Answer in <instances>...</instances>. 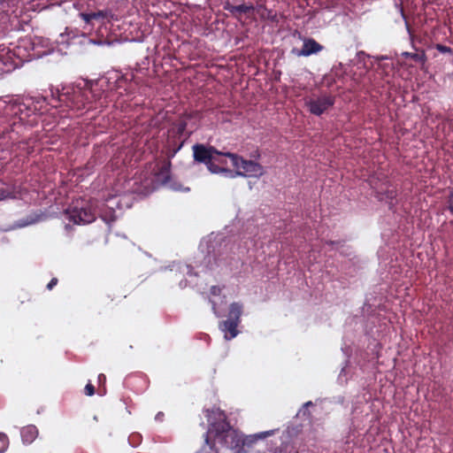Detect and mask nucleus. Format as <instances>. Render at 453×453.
<instances>
[{"label":"nucleus","mask_w":453,"mask_h":453,"mask_svg":"<svg viewBox=\"0 0 453 453\" xmlns=\"http://www.w3.org/2000/svg\"><path fill=\"white\" fill-rule=\"evenodd\" d=\"M54 108L61 107L65 104L66 107L81 111L83 109L90 110L93 108L91 102L88 101L86 89H73L71 92L66 91L59 93L57 96L51 92L50 98L48 96L29 97L25 99H12L4 102L0 107L3 111L6 126L3 128V133L16 132L21 125L30 127L35 126L40 116L47 111V105Z\"/></svg>","instance_id":"1"},{"label":"nucleus","mask_w":453,"mask_h":453,"mask_svg":"<svg viewBox=\"0 0 453 453\" xmlns=\"http://www.w3.org/2000/svg\"><path fill=\"white\" fill-rule=\"evenodd\" d=\"M218 441L221 446L240 450L245 444L243 435L234 429L223 411H219V420L211 422L204 434V442L211 451L219 453L215 447Z\"/></svg>","instance_id":"2"},{"label":"nucleus","mask_w":453,"mask_h":453,"mask_svg":"<svg viewBox=\"0 0 453 453\" xmlns=\"http://www.w3.org/2000/svg\"><path fill=\"white\" fill-rule=\"evenodd\" d=\"M192 152L194 162L204 165L211 173L234 177V172L226 166L227 154H233L232 152H224L203 143L194 144Z\"/></svg>","instance_id":"3"},{"label":"nucleus","mask_w":453,"mask_h":453,"mask_svg":"<svg viewBox=\"0 0 453 453\" xmlns=\"http://www.w3.org/2000/svg\"><path fill=\"white\" fill-rule=\"evenodd\" d=\"M70 221L77 225H85L96 220V209L89 200L76 199L65 210Z\"/></svg>","instance_id":"4"},{"label":"nucleus","mask_w":453,"mask_h":453,"mask_svg":"<svg viewBox=\"0 0 453 453\" xmlns=\"http://www.w3.org/2000/svg\"><path fill=\"white\" fill-rule=\"evenodd\" d=\"M232 165L236 169L234 177H259L263 174V166L252 160H247L237 154H227Z\"/></svg>","instance_id":"5"},{"label":"nucleus","mask_w":453,"mask_h":453,"mask_svg":"<svg viewBox=\"0 0 453 453\" xmlns=\"http://www.w3.org/2000/svg\"><path fill=\"white\" fill-rule=\"evenodd\" d=\"M334 103L335 96L328 93H324L317 98L310 97L304 99V104L308 111L315 116H320L334 106Z\"/></svg>","instance_id":"6"},{"label":"nucleus","mask_w":453,"mask_h":453,"mask_svg":"<svg viewBox=\"0 0 453 453\" xmlns=\"http://www.w3.org/2000/svg\"><path fill=\"white\" fill-rule=\"evenodd\" d=\"M19 0H0V27L7 28V22H13L17 19L21 10L18 8Z\"/></svg>","instance_id":"7"},{"label":"nucleus","mask_w":453,"mask_h":453,"mask_svg":"<svg viewBox=\"0 0 453 453\" xmlns=\"http://www.w3.org/2000/svg\"><path fill=\"white\" fill-rule=\"evenodd\" d=\"M302 49L293 48L291 53L296 57H309L322 51L324 47L313 38H303Z\"/></svg>","instance_id":"8"},{"label":"nucleus","mask_w":453,"mask_h":453,"mask_svg":"<svg viewBox=\"0 0 453 453\" xmlns=\"http://www.w3.org/2000/svg\"><path fill=\"white\" fill-rule=\"evenodd\" d=\"M224 10L229 12L233 16L238 17L253 12L255 6L251 3L245 4L244 0H227L224 4Z\"/></svg>","instance_id":"9"},{"label":"nucleus","mask_w":453,"mask_h":453,"mask_svg":"<svg viewBox=\"0 0 453 453\" xmlns=\"http://www.w3.org/2000/svg\"><path fill=\"white\" fill-rule=\"evenodd\" d=\"M104 87L103 83H96L93 85L89 89H86L88 93V101L92 103V100L95 102H99L101 107L104 106L108 103L109 94L104 91Z\"/></svg>","instance_id":"10"},{"label":"nucleus","mask_w":453,"mask_h":453,"mask_svg":"<svg viewBox=\"0 0 453 453\" xmlns=\"http://www.w3.org/2000/svg\"><path fill=\"white\" fill-rule=\"evenodd\" d=\"M14 53L11 50L0 52V75L7 73L19 66V62L14 59Z\"/></svg>","instance_id":"11"},{"label":"nucleus","mask_w":453,"mask_h":453,"mask_svg":"<svg viewBox=\"0 0 453 453\" xmlns=\"http://www.w3.org/2000/svg\"><path fill=\"white\" fill-rule=\"evenodd\" d=\"M187 120L185 118L178 119L173 123L172 128L169 130V135L173 136L179 140L186 138V140L190 136L192 132L187 131Z\"/></svg>","instance_id":"12"},{"label":"nucleus","mask_w":453,"mask_h":453,"mask_svg":"<svg viewBox=\"0 0 453 453\" xmlns=\"http://www.w3.org/2000/svg\"><path fill=\"white\" fill-rule=\"evenodd\" d=\"M169 139L167 142V147H166V157L167 159L171 160V158L174 157L177 152L183 147V145L186 142V138H183L182 140H179L173 136L169 135Z\"/></svg>","instance_id":"13"},{"label":"nucleus","mask_w":453,"mask_h":453,"mask_svg":"<svg viewBox=\"0 0 453 453\" xmlns=\"http://www.w3.org/2000/svg\"><path fill=\"white\" fill-rule=\"evenodd\" d=\"M239 323L231 320H223L219 323V328L225 332V338L226 340H232L238 334L237 327Z\"/></svg>","instance_id":"14"},{"label":"nucleus","mask_w":453,"mask_h":453,"mask_svg":"<svg viewBox=\"0 0 453 453\" xmlns=\"http://www.w3.org/2000/svg\"><path fill=\"white\" fill-rule=\"evenodd\" d=\"M171 161L167 159L156 173L157 180L162 182V184H167L171 179Z\"/></svg>","instance_id":"15"},{"label":"nucleus","mask_w":453,"mask_h":453,"mask_svg":"<svg viewBox=\"0 0 453 453\" xmlns=\"http://www.w3.org/2000/svg\"><path fill=\"white\" fill-rule=\"evenodd\" d=\"M256 9L261 19L269 20L276 24L279 23V18L276 12L267 9L265 4H260Z\"/></svg>","instance_id":"16"},{"label":"nucleus","mask_w":453,"mask_h":453,"mask_svg":"<svg viewBox=\"0 0 453 453\" xmlns=\"http://www.w3.org/2000/svg\"><path fill=\"white\" fill-rule=\"evenodd\" d=\"M20 435L23 442L29 444L36 439L38 435V429L33 425L24 426L20 431Z\"/></svg>","instance_id":"17"},{"label":"nucleus","mask_w":453,"mask_h":453,"mask_svg":"<svg viewBox=\"0 0 453 453\" xmlns=\"http://www.w3.org/2000/svg\"><path fill=\"white\" fill-rule=\"evenodd\" d=\"M243 311V306L240 303H232L229 305L227 320L235 321L237 323H241V316Z\"/></svg>","instance_id":"18"},{"label":"nucleus","mask_w":453,"mask_h":453,"mask_svg":"<svg viewBox=\"0 0 453 453\" xmlns=\"http://www.w3.org/2000/svg\"><path fill=\"white\" fill-rule=\"evenodd\" d=\"M115 88L118 89H123L127 94H133L134 93V86L131 83L130 80L125 75H120L116 79L115 81Z\"/></svg>","instance_id":"19"},{"label":"nucleus","mask_w":453,"mask_h":453,"mask_svg":"<svg viewBox=\"0 0 453 453\" xmlns=\"http://www.w3.org/2000/svg\"><path fill=\"white\" fill-rule=\"evenodd\" d=\"M93 20H104L110 19L113 17V14L110 10H100L97 12H91Z\"/></svg>","instance_id":"20"},{"label":"nucleus","mask_w":453,"mask_h":453,"mask_svg":"<svg viewBox=\"0 0 453 453\" xmlns=\"http://www.w3.org/2000/svg\"><path fill=\"white\" fill-rule=\"evenodd\" d=\"M403 56L405 58H410L415 62H418L421 64H425V62L426 61V56L424 51H422L421 53L403 52Z\"/></svg>","instance_id":"21"},{"label":"nucleus","mask_w":453,"mask_h":453,"mask_svg":"<svg viewBox=\"0 0 453 453\" xmlns=\"http://www.w3.org/2000/svg\"><path fill=\"white\" fill-rule=\"evenodd\" d=\"M397 196V191L395 188H392V189H386V190H381V191H379L378 192V196L380 197V199H388V200H394Z\"/></svg>","instance_id":"22"},{"label":"nucleus","mask_w":453,"mask_h":453,"mask_svg":"<svg viewBox=\"0 0 453 453\" xmlns=\"http://www.w3.org/2000/svg\"><path fill=\"white\" fill-rule=\"evenodd\" d=\"M9 447V438L4 433H0V453H4Z\"/></svg>","instance_id":"23"},{"label":"nucleus","mask_w":453,"mask_h":453,"mask_svg":"<svg viewBox=\"0 0 453 453\" xmlns=\"http://www.w3.org/2000/svg\"><path fill=\"white\" fill-rule=\"evenodd\" d=\"M36 222V219L34 218L33 216H29L28 218H27L26 219H21L19 220L18 223H17V226L19 227H24V226H29V225H32L34 223Z\"/></svg>","instance_id":"24"},{"label":"nucleus","mask_w":453,"mask_h":453,"mask_svg":"<svg viewBox=\"0 0 453 453\" xmlns=\"http://www.w3.org/2000/svg\"><path fill=\"white\" fill-rule=\"evenodd\" d=\"M79 16H80V18H81L82 20H84V22H85L86 24H92L93 19H92L91 12H89V13L81 12V13L79 14Z\"/></svg>","instance_id":"25"},{"label":"nucleus","mask_w":453,"mask_h":453,"mask_svg":"<svg viewBox=\"0 0 453 453\" xmlns=\"http://www.w3.org/2000/svg\"><path fill=\"white\" fill-rule=\"evenodd\" d=\"M435 49L441 53H451L452 50L450 47L442 44H436Z\"/></svg>","instance_id":"26"},{"label":"nucleus","mask_w":453,"mask_h":453,"mask_svg":"<svg viewBox=\"0 0 453 453\" xmlns=\"http://www.w3.org/2000/svg\"><path fill=\"white\" fill-rule=\"evenodd\" d=\"M84 391L87 395L91 396L95 394V387L89 382L86 385Z\"/></svg>","instance_id":"27"},{"label":"nucleus","mask_w":453,"mask_h":453,"mask_svg":"<svg viewBox=\"0 0 453 453\" xmlns=\"http://www.w3.org/2000/svg\"><path fill=\"white\" fill-rule=\"evenodd\" d=\"M10 196V192L3 188H0V201L7 198Z\"/></svg>","instance_id":"28"},{"label":"nucleus","mask_w":453,"mask_h":453,"mask_svg":"<svg viewBox=\"0 0 453 453\" xmlns=\"http://www.w3.org/2000/svg\"><path fill=\"white\" fill-rule=\"evenodd\" d=\"M58 279H57V278H52V279L50 280V281L48 283V285H47V288H48L49 290H51V289H52V288H53L58 284Z\"/></svg>","instance_id":"29"},{"label":"nucleus","mask_w":453,"mask_h":453,"mask_svg":"<svg viewBox=\"0 0 453 453\" xmlns=\"http://www.w3.org/2000/svg\"><path fill=\"white\" fill-rule=\"evenodd\" d=\"M326 243L327 245L334 246V245H340V244H342V242L341 241H326Z\"/></svg>","instance_id":"30"},{"label":"nucleus","mask_w":453,"mask_h":453,"mask_svg":"<svg viewBox=\"0 0 453 453\" xmlns=\"http://www.w3.org/2000/svg\"><path fill=\"white\" fill-rule=\"evenodd\" d=\"M271 434H272V432H265V433H261V434H257V436L258 438H265L266 436L271 435Z\"/></svg>","instance_id":"31"},{"label":"nucleus","mask_w":453,"mask_h":453,"mask_svg":"<svg viewBox=\"0 0 453 453\" xmlns=\"http://www.w3.org/2000/svg\"><path fill=\"white\" fill-rule=\"evenodd\" d=\"M105 380H106V377H105V375H104V374H103V373H100V374L98 375V381L101 383V382H105Z\"/></svg>","instance_id":"32"},{"label":"nucleus","mask_w":453,"mask_h":453,"mask_svg":"<svg viewBox=\"0 0 453 453\" xmlns=\"http://www.w3.org/2000/svg\"><path fill=\"white\" fill-rule=\"evenodd\" d=\"M163 418H164V413L163 412H158L156 415V419H157V420H161Z\"/></svg>","instance_id":"33"},{"label":"nucleus","mask_w":453,"mask_h":453,"mask_svg":"<svg viewBox=\"0 0 453 453\" xmlns=\"http://www.w3.org/2000/svg\"><path fill=\"white\" fill-rule=\"evenodd\" d=\"M211 293H212L213 295H216V294H217V287H215V286H214V287H212V288H211Z\"/></svg>","instance_id":"34"},{"label":"nucleus","mask_w":453,"mask_h":453,"mask_svg":"<svg viewBox=\"0 0 453 453\" xmlns=\"http://www.w3.org/2000/svg\"><path fill=\"white\" fill-rule=\"evenodd\" d=\"M205 446H206V444L204 443V446H203V447H205ZM207 447H209V446L207 445ZM203 452H205V453H214V451H211V449H210V452H209V451H206V449H204V448H203Z\"/></svg>","instance_id":"35"},{"label":"nucleus","mask_w":453,"mask_h":453,"mask_svg":"<svg viewBox=\"0 0 453 453\" xmlns=\"http://www.w3.org/2000/svg\"><path fill=\"white\" fill-rule=\"evenodd\" d=\"M449 211L453 214V205H452V204H450V205L449 206Z\"/></svg>","instance_id":"36"},{"label":"nucleus","mask_w":453,"mask_h":453,"mask_svg":"<svg viewBox=\"0 0 453 453\" xmlns=\"http://www.w3.org/2000/svg\"><path fill=\"white\" fill-rule=\"evenodd\" d=\"M311 404H312L311 402H308V403H305V405H307V406H310Z\"/></svg>","instance_id":"37"}]
</instances>
